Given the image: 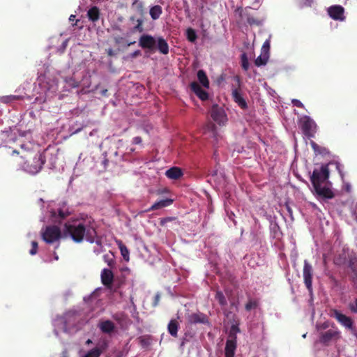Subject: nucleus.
I'll list each match as a JSON object with an SVG mask.
<instances>
[{
	"label": "nucleus",
	"mask_w": 357,
	"mask_h": 357,
	"mask_svg": "<svg viewBox=\"0 0 357 357\" xmlns=\"http://www.w3.org/2000/svg\"><path fill=\"white\" fill-rule=\"evenodd\" d=\"M101 282L107 287L110 288L114 281V274L110 269L104 268L101 272Z\"/></svg>",
	"instance_id": "dca6fc26"
},
{
	"label": "nucleus",
	"mask_w": 357,
	"mask_h": 357,
	"mask_svg": "<svg viewBox=\"0 0 357 357\" xmlns=\"http://www.w3.org/2000/svg\"><path fill=\"white\" fill-rule=\"evenodd\" d=\"M356 219L357 220V213H356Z\"/></svg>",
	"instance_id": "0e129e2a"
},
{
	"label": "nucleus",
	"mask_w": 357,
	"mask_h": 357,
	"mask_svg": "<svg viewBox=\"0 0 357 357\" xmlns=\"http://www.w3.org/2000/svg\"><path fill=\"white\" fill-rule=\"evenodd\" d=\"M211 116L214 121L220 126L224 125L227 121V115L222 108L218 107V105H213L211 109Z\"/></svg>",
	"instance_id": "1a4fd4ad"
},
{
	"label": "nucleus",
	"mask_w": 357,
	"mask_h": 357,
	"mask_svg": "<svg viewBox=\"0 0 357 357\" xmlns=\"http://www.w3.org/2000/svg\"><path fill=\"white\" fill-rule=\"evenodd\" d=\"M99 328L102 333L109 334L114 331L115 325L112 321L106 320L99 324Z\"/></svg>",
	"instance_id": "5701e85b"
},
{
	"label": "nucleus",
	"mask_w": 357,
	"mask_h": 357,
	"mask_svg": "<svg viewBox=\"0 0 357 357\" xmlns=\"http://www.w3.org/2000/svg\"><path fill=\"white\" fill-rule=\"evenodd\" d=\"M137 25L134 27L135 31H138L139 32H142L143 31V20L142 19L137 20Z\"/></svg>",
	"instance_id": "a19ab883"
},
{
	"label": "nucleus",
	"mask_w": 357,
	"mask_h": 357,
	"mask_svg": "<svg viewBox=\"0 0 357 357\" xmlns=\"http://www.w3.org/2000/svg\"><path fill=\"white\" fill-rule=\"evenodd\" d=\"M165 175L170 179L177 180L183 176V172L179 167H173L166 171Z\"/></svg>",
	"instance_id": "412c9836"
},
{
	"label": "nucleus",
	"mask_w": 357,
	"mask_h": 357,
	"mask_svg": "<svg viewBox=\"0 0 357 357\" xmlns=\"http://www.w3.org/2000/svg\"><path fill=\"white\" fill-rule=\"evenodd\" d=\"M86 15L90 21H91L93 23H96L99 20L100 17V9L96 6H92L87 11Z\"/></svg>",
	"instance_id": "4be33fe9"
},
{
	"label": "nucleus",
	"mask_w": 357,
	"mask_h": 357,
	"mask_svg": "<svg viewBox=\"0 0 357 357\" xmlns=\"http://www.w3.org/2000/svg\"><path fill=\"white\" fill-rule=\"evenodd\" d=\"M328 326H329V324H328V322H324V323H323V324L320 326V328H321V329H326Z\"/></svg>",
	"instance_id": "3c124183"
},
{
	"label": "nucleus",
	"mask_w": 357,
	"mask_h": 357,
	"mask_svg": "<svg viewBox=\"0 0 357 357\" xmlns=\"http://www.w3.org/2000/svg\"><path fill=\"white\" fill-rule=\"evenodd\" d=\"M328 15L335 20L344 21L345 17L344 15V9L342 6L334 5L328 8Z\"/></svg>",
	"instance_id": "ddd939ff"
},
{
	"label": "nucleus",
	"mask_w": 357,
	"mask_h": 357,
	"mask_svg": "<svg viewBox=\"0 0 357 357\" xmlns=\"http://www.w3.org/2000/svg\"><path fill=\"white\" fill-rule=\"evenodd\" d=\"M259 306V299L248 298V301L245 305V309L246 311L250 312L252 310H255Z\"/></svg>",
	"instance_id": "bb28decb"
},
{
	"label": "nucleus",
	"mask_w": 357,
	"mask_h": 357,
	"mask_svg": "<svg viewBox=\"0 0 357 357\" xmlns=\"http://www.w3.org/2000/svg\"><path fill=\"white\" fill-rule=\"evenodd\" d=\"M79 20H76V22H75V24H73V26H77V23H78V22H79Z\"/></svg>",
	"instance_id": "bf43d9fd"
},
{
	"label": "nucleus",
	"mask_w": 357,
	"mask_h": 357,
	"mask_svg": "<svg viewBox=\"0 0 357 357\" xmlns=\"http://www.w3.org/2000/svg\"><path fill=\"white\" fill-rule=\"evenodd\" d=\"M123 40V38L122 37H115L114 38V40L116 42V43H121V41Z\"/></svg>",
	"instance_id": "603ef678"
},
{
	"label": "nucleus",
	"mask_w": 357,
	"mask_h": 357,
	"mask_svg": "<svg viewBox=\"0 0 357 357\" xmlns=\"http://www.w3.org/2000/svg\"><path fill=\"white\" fill-rule=\"evenodd\" d=\"M31 249L29 251L30 255H34L38 251V243L36 241L31 242Z\"/></svg>",
	"instance_id": "ea45409f"
},
{
	"label": "nucleus",
	"mask_w": 357,
	"mask_h": 357,
	"mask_svg": "<svg viewBox=\"0 0 357 357\" xmlns=\"http://www.w3.org/2000/svg\"><path fill=\"white\" fill-rule=\"evenodd\" d=\"M329 178V169L328 165H322L319 169H314L310 176V181L317 197L323 199H331L335 197L331 188L325 185L322 186Z\"/></svg>",
	"instance_id": "7ed1b4c3"
},
{
	"label": "nucleus",
	"mask_w": 357,
	"mask_h": 357,
	"mask_svg": "<svg viewBox=\"0 0 357 357\" xmlns=\"http://www.w3.org/2000/svg\"><path fill=\"white\" fill-rule=\"evenodd\" d=\"M238 83V87L232 89V98L234 101L238 104V105L243 109H246L248 108V104L245 101V100L242 96V94L241 93V89H240V79L238 77H236Z\"/></svg>",
	"instance_id": "f8f14e48"
},
{
	"label": "nucleus",
	"mask_w": 357,
	"mask_h": 357,
	"mask_svg": "<svg viewBox=\"0 0 357 357\" xmlns=\"http://www.w3.org/2000/svg\"><path fill=\"white\" fill-rule=\"evenodd\" d=\"M303 275L305 285L307 290L309 291V292L312 293L313 268L312 265L306 259L304 260Z\"/></svg>",
	"instance_id": "0eeeda50"
},
{
	"label": "nucleus",
	"mask_w": 357,
	"mask_h": 357,
	"mask_svg": "<svg viewBox=\"0 0 357 357\" xmlns=\"http://www.w3.org/2000/svg\"><path fill=\"white\" fill-rule=\"evenodd\" d=\"M239 331H240V330L237 326L232 325L231 327V330H230L229 337H231L233 333H236Z\"/></svg>",
	"instance_id": "37998d69"
},
{
	"label": "nucleus",
	"mask_w": 357,
	"mask_h": 357,
	"mask_svg": "<svg viewBox=\"0 0 357 357\" xmlns=\"http://www.w3.org/2000/svg\"><path fill=\"white\" fill-rule=\"evenodd\" d=\"M188 321L192 324H206L209 323L208 317L202 312H196L189 314L188 317Z\"/></svg>",
	"instance_id": "4468645a"
},
{
	"label": "nucleus",
	"mask_w": 357,
	"mask_h": 357,
	"mask_svg": "<svg viewBox=\"0 0 357 357\" xmlns=\"http://www.w3.org/2000/svg\"><path fill=\"white\" fill-rule=\"evenodd\" d=\"M311 146H312V149L314 150V151H318L319 146L314 142H311Z\"/></svg>",
	"instance_id": "09e8293b"
},
{
	"label": "nucleus",
	"mask_w": 357,
	"mask_h": 357,
	"mask_svg": "<svg viewBox=\"0 0 357 357\" xmlns=\"http://www.w3.org/2000/svg\"><path fill=\"white\" fill-rule=\"evenodd\" d=\"M172 203H173V199H172L167 198L165 199H162V200H160V201L154 203L149 208L146 210V211L150 212L152 211L158 210L162 208L167 207V206L171 205Z\"/></svg>",
	"instance_id": "aec40b11"
},
{
	"label": "nucleus",
	"mask_w": 357,
	"mask_h": 357,
	"mask_svg": "<svg viewBox=\"0 0 357 357\" xmlns=\"http://www.w3.org/2000/svg\"><path fill=\"white\" fill-rule=\"evenodd\" d=\"M3 147L6 149V153L9 155L19 156V165L30 174H37L45 164V160L43 155L36 151L30 142L20 144L19 149L11 146L8 147L6 145Z\"/></svg>",
	"instance_id": "f257e3e1"
},
{
	"label": "nucleus",
	"mask_w": 357,
	"mask_h": 357,
	"mask_svg": "<svg viewBox=\"0 0 357 357\" xmlns=\"http://www.w3.org/2000/svg\"><path fill=\"white\" fill-rule=\"evenodd\" d=\"M187 38L190 42H195L197 39L195 31L192 28H188L186 31Z\"/></svg>",
	"instance_id": "f704fd0d"
},
{
	"label": "nucleus",
	"mask_w": 357,
	"mask_h": 357,
	"mask_svg": "<svg viewBox=\"0 0 357 357\" xmlns=\"http://www.w3.org/2000/svg\"><path fill=\"white\" fill-rule=\"evenodd\" d=\"M252 8L250 7H247L245 9L237 8L236 12H239L240 17L242 20H246L248 24L250 26L257 25L259 26L261 24V21L255 17L251 13Z\"/></svg>",
	"instance_id": "6e6552de"
},
{
	"label": "nucleus",
	"mask_w": 357,
	"mask_h": 357,
	"mask_svg": "<svg viewBox=\"0 0 357 357\" xmlns=\"http://www.w3.org/2000/svg\"><path fill=\"white\" fill-rule=\"evenodd\" d=\"M190 89L202 100H208V93L205 90H204L197 82H192L190 84Z\"/></svg>",
	"instance_id": "a211bd4d"
},
{
	"label": "nucleus",
	"mask_w": 357,
	"mask_h": 357,
	"mask_svg": "<svg viewBox=\"0 0 357 357\" xmlns=\"http://www.w3.org/2000/svg\"><path fill=\"white\" fill-rule=\"evenodd\" d=\"M98 345V347L90 350L84 357H100L102 352L108 347L107 342L105 340L100 342Z\"/></svg>",
	"instance_id": "f3484780"
},
{
	"label": "nucleus",
	"mask_w": 357,
	"mask_h": 357,
	"mask_svg": "<svg viewBox=\"0 0 357 357\" xmlns=\"http://www.w3.org/2000/svg\"><path fill=\"white\" fill-rule=\"evenodd\" d=\"M169 333L174 337L178 336V323L176 319H172L167 326Z\"/></svg>",
	"instance_id": "a878e982"
},
{
	"label": "nucleus",
	"mask_w": 357,
	"mask_h": 357,
	"mask_svg": "<svg viewBox=\"0 0 357 357\" xmlns=\"http://www.w3.org/2000/svg\"><path fill=\"white\" fill-rule=\"evenodd\" d=\"M268 60V54L267 52H262L255 61V64L257 66H264Z\"/></svg>",
	"instance_id": "7c9ffc66"
},
{
	"label": "nucleus",
	"mask_w": 357,
	"mask_h": 357,
	"mask_svg": "<svg viewBox=\"0 0 357 357\" xmlns=\"http://www.w3.org/2000/svg\"><path fill=\"white\" fill-rule=\"evenodd\" d=\"M103 261L112 268L115 265L114 257L112 253L105 254L102 257Z\"/></svg>",
	"instance_id": "2f4dec72"
},
{
	"label": "nucleus",
	"mask_w": 357,
	"mask_h": 357,
	"mask_svg": "<svg viewBox=\"0 0 357 357\" xmlns=\"http://www.w3.org/2000/svg\"><path fill=\"white\" fill-rule=\"evenodd\" d=\"M43 240L48 244L59 241L61 238V231L58 226H47L41 232Z\"/></svg>",
	"instance_id": "20e7f679"
},
{
	"label": "nucleus",
	"mask_w": 357,
	"mask_h": 357,
	"mask_svg": "<svg viewBox=\"0 0 357 357\" xmlns=\"http://www.w3.org/2000/svg\"><path fill=\"white\" fill-rule=\"evenodd\" d=\"M142 137H139V136H137V137H135L133 138V139H132V143H133L134 144H141V143H142Z\"/></svg>",
	"instance_id": "49530a36"
},
{
	"label": "nucleus",
	"mask_w": 357,
	"mask_h": 357,
	"mask_svg": "<svg viewBox=\"0 0 357 357\" xmlns=\"http://www.w3.org/2000/svg\"><path fill=\"white\" fill-rule=\"evenodd\" d=\"M291 102L292 104L297 107H299V108H304V105L299 100H297V99H293L291 100Z\"/></svg>",
	"instance_id": "79ce46f5"
},
{
	"label": "nucleus",
	"mask_w": 357,
	"mask_h": 357,
	"mask_svg": "<svg viewBox=\"0 0 357 357\" xmlns=\"http://www.w3.org/2000/svg\"><path fill=\"white\" fill-rule=\"evenodd\" d=\"M331 315L346 328L350 330L351 332L356 331V328L354 326V321L351 317L346 316L336 309L331 310Z\"/></svg>",
	"instance_id": "423d86ee"
},
{
	"label": "nucleus",
	"mask_w": 357,
	"mask_h": 357,
	"mask_svg": "<svg viewBox=\"0 0 357 357\" xmlns=\"http://www.w3.org/2000/svg\"><path fill=\"white\" fill-rule=\"evenodd\" d=\"M139 45L142 49L154 51L156 47V39L151 35L143 34L139 39Z\"/></svg>",
	"instance_id": "9b49d317"
},
{
	"label": "nucleus",
	"mask_w": 357,
	"mask_h": 357,
	"mask_svg": "<svg viewBox=\"0 0 357 357\" xmlns=\"http://www.w3.org/2000/svg\"><path fill=\"white\" fill-rule=\"evenodd\" d=\"M156 47L161 54H167L169 53V45L163 38H158L156 40Z\"/></svg>",
	"instance_id": "b1692460"
},
{
	"label": "nucleus",
	"mask_w": 357,
	"mask_h": 357,
	"mask_svg": "<svg viewBox=\"0 0 357 357\" xmlns=\"http://www.w3.org/2000/svg\"><path fill=\"white\" fill-rule=\"evenodd\" d=\"M269 47H270L269 42L266 41L262 46L263 52H267L268 54V52Z\"/></svg>",
	"instance_id": "c03bdc74"
},
{
	"label": "nucleus",
	"mask_w": 357,
	"mask_h": 357,
	"mask_svg": "<svg viewBox=\"0 0 357 357\" xmlns=\"http://www.w3.org/2000/svg\"><path fill=\"white\" fill-rule=\"evenodd\" d=\"M107 162H108V160H107V159H105V160H104V163H105V165H106Z\"/></svg>",
	"instance_id": "680f3d73"
},
{
	"label": "nucleus",
	"mask_w": 357,
	"mask_h": 357,
	"mask_svg": "<svg viewBox=\"0 0 357 357\" xmlns=\"http://www.w3.org/2000/svg\"><path fill=\"white\" fill-rule=\"evenodd\" d=\"M20 99V96L10 95V96H2L0 100H1V102L7 104V103H10V102H12L13 101H15V100H17Z\"/></svg>",
	"instance_id": "72a5a7b5"
},
{
	"label": "nucleus",
	"mask_w": 357,
	"mask_h": 357,
	"mask_svg": "<svg viewBox=\"0 0 357 357\" xmlns=\"http://www.w3.org/2000/svg\"><path fill=\"white\" fill-rule=\"evenodd\" d=\"M236 337L234 335L232 339H229L226 342L225 348V357H234L236 349Z\"/></svg>",
	"instance_id": "2eb2a0df"
},
{
	"label": "nucleus",
	"mask_w": 357,
	"mask_h": 357,
	"mask_svg": "<svg viewBox=\"0 0 357 357\" xmlns=\"http://www.w3.org/2000/svg\"><path fill=\"white\" fill-rule=\"evenodd\" d=\"M299 122L303 133L308 138L313 137L317 128L315 122L308 116L301 117Z\"/></svg>",
	"instance_id": "39448f33"
},
{
	"label": "nucleus",
	"mask_w": 357,
	"mask_h": 357,
	"mask_svg": "<svg viewBox=\"0 0 357 357\" xmlns=\"http://www.w3.org/2000/svg\"><path fill=\"white\" fill-rule=\"evenodd\" d=\"M116 243L118 245L119 249L121 251V254L124 259V260L128 261L130 259L129 257V250L127 247L123 243L121 240H116Z\"/></svg>",
	"instance_id": "cd10ccee"
},
{
	"label": "nucleus",
	"mask_w": 357,
	"mask_h": 357,
	"mask_svg": "<svg viewBox=\"0 0 357 357\" xmlns=\"http://www.w3.org/2000/svg\"><path fill=\"white\" fill-rule=\"evenodd\" d=\"M70 213L66 210H63L61 208L58 209L57 212L52 211L51 217L52 220L55 223L60 224L63 220H65L68 216H69Z\"/></svg>",
	"instance_id": "6ab92c4d"
},
{
	"label": "nucleus",
	"mask_w": 357,
	"mask_h": 357,
	"mask_svg": "<svg viewBox=\"0 0 357 357\" xmlns=\"http://www.w3.org/2000/svg\"><path fill=\"white\" fill-rule=\"evenodd\" d=\"M63 232L69 235L75 243H81L84 238L92 243L95 242L97 236L96 229L85 222H74L73 224L66 223Z\"/></svg>",
	"instance_id": "f03ea898"
},
{
	"label": "nucleus",
	"mask_w": 357,
	"mask_h": 357,
	"mask_svg": "<svg viewBox=\"0 0 357 357\" xmlns=\"http://www.w3.org/2000/svg\"><path fill=\"white\" fill-rule=\"evenodd\" d=\"M91 342H91V340H88L86 341V343H87V344H90V343H91Z\"/></svg>",
	"instance_id": "052dcab7"
},
{
	"label": "nucleus",
	"mask_w": 357,
	"mask_h": 357,
	"mask_svg": "<svg viewBox=\"0 0 357 357\" xmlns=\"http://www.w3.org/2000/svg\"><path fill=\"white\" fill-rule=\"evenodd\" d=\"M96 243L99 245H101V241L100 240H97L96 241Z\"/></svg>",
	"instance_id": "4d7b16f0"
},
{
	"label": "nucleus",
	"mask_w": 357,
	"mask_h": 357,
	"mask_svg": "<svg viewBox=\"0 0 357 357\" xmlns=\"http://www.w3.org/2000/svg\"><path fill=\"white\" fill-rule=\"evenodd\" d=\"M340 337V332L337 329H329L320 334L319 341L324 345H328L332 340H337Z\"/></svg>",
	"instance_id": "9d476101"
},
{
	"label": "nucleus",
	"mask_w": 357,
	"mask_h": 357,
	"mask_svg": "<svg viewBox=\"0 0 357 357\" xmlns=\"http://www.w3.org/2000/svg\"><path fill=\"white\" fill-rule=\"evenodd\" d=\"M132 8L135 9L141 16H143L145 13L144 3L139 0H134L132 3Z\"/></svg>",
	"instance_id": "c756f323"
},
{
	"label": "nucleus",
	"mask_w": 357,
	"mask_h": 357,
	"mask_svg": "<svg viewBox=\"0 0 357 357\" xmlns=\"http://www.w3.org/2000/svg\"><path fill=\"white\" fill-rule=\"evenodd\" d=\"M140 54H141V52H140L139 50H136V51L133 52L130 54V56H131L132 58H135V57L138 56L139 55H140Z\"/></svg>",
	"instance_id": "de8ad7c7"
},
{
	"label": "nucleus",
	"mask_w": 357,
	"mask_h": 357,
	"mask_svg": "<svg viewBox=\"0 0 357 357\" xmlns=\"http://www.w3.org/2000/svg\"><path fill=\"white\" fill-rule=\"evenodd\" d=\"M75 15H70V17H69V20L70 21H74L75 19Z\"/></svg>",
	"instance_id": "5fc2aeb1"
},
{
	"label": "nucleus",
	"mask_w": 357,
	"mask_h": 357,
	"mask_svg": "<svg viewBox=\"0 0 357 357\" xmlns=\"http://www.w3.org/2000/svg\"><path fill=\"white\" fill-rule=\"evenodd\" d=\"M241 66H242V68L247 71L248 69H249V66H250V64H249V61H248V56L246 55L245 53H243L241 54Z\"/></svg>",
	"instance_id": "c9c22d12"
},
{
	"label": "nucleus",
	"mask_w": 357,
	"mask_h": 357,
	"mask_svg": "<svg viewBox=\"0 0 357 357\" xmlns=\"http://www.w3.org/2000/svg\"><path fill=\"white\" fill-rule=\"evenodd\" d=\"M208 126L211 127L212 131L214 132V130L215 129V125L214 123H210V125Z\"/></svg>",
	"instance_id": "864d4df0"
},
{
	"label": "nucleus",
	"mask_w": 357,
	"mask_h": 357,
	"mask_svg": "<svg viewBox=\"0 0 357 357\" xmlns=\"http://www.w3.org/2000/svg\"><path fill=\"white\" fill-rule=\"evenodd\" d=\"M162 13V8L159 5H155V6H152L149 10V14L151 15V17L153 20H158L160 17Z\"/></svg>",
	"instance_id": "c85d7f7f"
},
{
	"label": "nucleus",
	"mask_w": 357,
	"mask_h": 357,
	"mask_svg": "<svg viewBox=\"0 0 357 357\" xmlns=\"http://www.w3.org/2000/svg\"><path fill=\"white\" fill-rule=\"evenodd\" d=\"M349 309L351 312L356 313L357 312V299H355L353 302H350L349 303Z\"/></svg>",
	"instance_id": "4c0bfd02"
},
{
	"label": "nucleus",
	"mask_w": 357,
	"mask_h": 357,
	"mask_svg": "<svg viewBox=\"0 0 357 357\" xmlns=\"http://www.w3.org/2000/svg\"><path fill=\"white\" fill-rule=\"evenodd\" d=\"M197 79L199 83L205 88L209 87V80L204 70H199L197 72Z\"/></svg>",
	"instance_id": "393cba45"
},
{
	"label": "nucleus",
	"mask_w": 357,
	"mask_h": 357,
	"mask_svg": "<svg viewBox=\"0 0 357 357\" xmlns=\"http://www.w3.org/2000/svg\"><path fill=\"white\" fill-rule=\"evenodd\" d=\"M107 53L109 56H112L115 54L114 51L111 48L107 50Z\"/></svg>",
	"instance_id": "8fccbe9b"
},
{
	"label": "nucleus",
	"mask_w": 357,
	"mask_h": 357,
	"mask_svg": "<svg viewBox=\"0 0 357 357\" xmlns=\"http://www.w3.org/2000/svg\"><path fill=\"white\" fill-rule=\"evenodd\" d=\"M175 219H176V218H174V217H167V218H161L160 220V225L163 227L167 222H172V221L174 220Z\"/></svg>",
	"instance_id": "58836bf2"
},
{
	"label": "nucleus",
	"mask_w": 357,
	"mask_h": 357,
	"mask_svg": "<svg viewBox=\"0 0 357 357\" xmlns=\"http://www.w3.org/2000/svg\"><path fill=\"white\" fill-rule=\"evenodd\" d=\"M107 93V89H104V90L102 91V94L103 96H106Z\"/></svg>",
	"instance_id": "6e6d98bb"
},
{
	"label": "nucleus",
	"mask_w": 357,
	"mask_h": 357,
	"mask_svg": "<svg viewBox=\"0 0 357 357\" xmlns=\"http://www.w3.org/2000/svg\"><path fill=\"white\" fill-rule=\"evenodd\" d=\"M215 298L218 301L221 306L227 305V299L222 291H218L215 294Z\"/></svg>",
	"instance_id": "473e14b6"
},
{
	"label": "nucleus",
	"mask_w": 357,
	"mask_h": 357,
	"mask_svg": "<svg viewBox=\"0 0 357 357\" xmlns=\"http://www.w3.org/2000/svg\"><path fill=\"white\" fill-rule=\"evenodd\" d=\"M160 296L158 294H156L155 296H154V299H153V306H157L158 305V303L160 301Z\"/></svg>",
	"instance_id": "a18cd8bd"
},
{
	"label": "nucleus",
	"mask_w": 357,
	"mask_h": 357,
	"mask_svg": "<svg viewBox=\"0 0 357 357\" xmlns=\"http://www.w3.org/2000/svg\"><path fill=\"white\" fill-rule=\"evenodd\" d=\"M130 20H131V21H135V17H133V16L130 17Z\"/></svg>",
	"instance_id": "13d9d810"
},
{
	"label": "nucleus",
	"mask_w": 357,
	"mask_h": 357,
	"mask_svg": "<svg viewBox=\"0 0 357 357\" xmlns=\"http://www.w3.org/2000/svg\"><path fill=\"white\" fill-rule=\"evenodd\" d=\"M65 82L71 88H77L79 85V82L76 81L73 77H66Z\"/></svg>",
	"instance_id": "e433bc0d"
},
{
	"label": "nucleus",
	"mask_w": 357,
	"mask_h": 357,
	"mask_svg": "<svg viewBox=\"0 0 357 357\" xmlns=\"http://www.w3.org/2000/svg\"><path fill=\"white\" fill-rule=\"evenodd\" d=\"M95 252H96V254H97V255H98V254L100 253V252H99V251H96V250H95Z\"/></svg>",
	"instance_id": "e2e57ef3"
}]
</instances>
